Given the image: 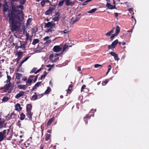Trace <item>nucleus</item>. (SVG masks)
<instances>
[{
  "mask_svg": "<svg viewBox=\"0 0 149 149\" xmlns=\"http://www.w3.org/2000/svg\"><path fill=\"white\" fill-rule=\"evenodd\" d=\"M115 15V16L116 17H117L118 16V13H114Z\"/></svg>",
  "mask_w": 149,
  "mask_h": 149,
  "instance_id": "e2e57ef3",
  "label": "nucleus"
},
{
  "mask_svg": "<svg viewBox=\"0 0 149 149\" xmlns=\"http://www.w3.org/2000/svg\"><path fill=\"white\" fill-rule=\"evenodd\" d=\"M61 49L62 48L60 46H55L54 47L53 50L55 52H58L61 51Z\"/></svg>",
  "mask_w": 149,
  "mask_h": 149,
  "instance_id": "9d476101",
  "label": "nucleus"
},
{
  "mask_svg": "<svg viewBox=\"0 0 149 149\" xmlns=\"http://www.w3.org/2000/svg\"><path fill=\"white\" fill-rule=\"evenodd\" d=\"M27 45V43L26 42H25V43L22 44H21V45L19 47L20 48H25V46L26 45Z\"/></svg>",
  "mask_w": 149,
  "mask_h": 149,
  "instance_id": "72a5a7b5",
  "label": "nucleus"
},
{
  "mask_svg": "<svg viewBox=\"0 0 149 149\" xmlns=\"http://www.w3.org/2000/svg\"><path fill=\"white\" fill-rule=\"evenodd\" d=\"M68 32H69V30H67V29H65L64 30V31H62V32H63L64 34L67 33H68Z\"/></svg>",
  "mask_w": 149,
  "mask_h": 149,
  "instance_id": "864d4df0",
  "label": "nucleus"
},
{
  "mask_svg": "<svg viewBox=\"0 0 149 149\" xmlns=\"http://www.w3.org/2000/svg\"><path fill=\"white\" fill-rule=\"evenodd\" d=\"M47 74L46 72H44L43 74L41 76L40 79H42V78H44L45 76L47 75Z\"/></svg>",
  "mask_w": 149,
  "mask_h": 149,
  "instance_id": "a19ab883",
  "label": "nucleus"
},
{
  "mask_svg": "<svg viewBox=\"0 0 149 149\" xmlns=\"http://www.w3.org/2000/svg\"><path fill=\"white\" fill-rule=\"evenodd\" d=\"M55 24L53 22H49L46 23L45 26V28H50L53 29L55 28Z\"/></svg>",
  "mask_w": 149,
  "mask_h": 149,
  "instance_id": "39448f33",
  "label": "nucleus"
},
{
  "mask_svg": "<svg viewBox=\"0 0 149 149\" xmlns=\"http://www.w3.org/2000/svg\"><path fill=\"white\" fill-rule=\"evenodd\" d=\"M25 117V115L23 113H22L20 116V119L21 120H23Z\"/></svg>",
  "mask_w": 149,
  "mask_h": 149,
  "instance_id": "bb28decb",
  "label": "nucleus"
},
{
  "mask_svg": "<svg viewBox=\"0 0 149 149\" xmlns=\"http://www.w3.org/2000/svg\"><path fill=\"white\" fill-rule=\"evenodd\" d=\"M30 57V56H28V57H26L24 60V61H26L29 58V57Z\"/></svg>",
  "mask_w": 149,
  "mask_h": 149,
  "instance_id": "13d9d810",
  "label": "nucleus"
},
{
  "mask_svg": "<svg viewBox=\"0 0 149 149\" xmlns=\"http://www.w3.org/2000/svg\"><path fill=\"white\" fill-rule=\"evenodd\" d=\"M51 89L49 87H48L47 90L45 92V94H48L51 91Z\"/></svg>",
  "mask_w": 149,
  "mask_h": 149,
  "instance_id": "7c9ffc66",
  "label": "nucleus"
},
{
  "mask_svg": "<svg viewBox=\"0 0 149 149\" xmlns=\"http://www.w3.org/2000/svg\"><path fill=\"white\" fill-rule=\"evenodd\" d=\"M15 110L18 111H20L22 109L19 103L16 104L15 106Z\"/></svg>",
  "mask_w": 149,
  "mask_h": 149,
  "instance_id": "4468645a",
  "label": "nucleus"
},
{
  "mask_svg": "<svg viewBox=\"0 0 149 149\" xmlns=\"http://www.w3.org/2000/svg\"><path fill=\"white\" fill-rule=\"evenodd\" d=\"M133 9L132 8H129V9L128 10L129 11H132V10Z\"/></svg>",
  "mask_w": 149,
  "mask_h": 149,
  "instance_id": "338daca9",
  "label": "nucleus"
},
{
  "mask_svg": "<svg viewBox=\"0 0 149 149\" xmlns=\"http://www.w3.org/2000/svg\"><path fill=\"white\" fill-rule=\"evenodd\" d=\"M40 69H40L39 70H38L37 71H36V68H34L31 71V73H34L35 74H36L40 71Z\"/></svg>",
  "mask_w": 149,
  "mask_h": 149,
  "instance_id": "4be33fe9",
  "label": "nucleus"
},
{
  "mask_svg": "<svg viewBox=\"0 0 149 149\" xmlns=\"http://www.w3.org/2000/svg\"><path fill=\"white\" fill-rule=\"evenodd\" d=\"M49 37L48 36L45 37V38H44L43 39L44 41H45L47 40H49Z\"/></svg>",
  "mask_w": 149,
  "mask_h": 149,
  "instance_id": "8fccbe9b",
  "label": "nucleus"
},
{
  "mask_svg": "<svg viewBox=\"0 0 149 149\" xmlns=\"http://www.w3.org/2000/svg\"><path fill=\"white\" fill-rule=\"evenodd\" d=\"M64 2V0H61L60 1L58 6H62Z\"/></svg>",
  "mask_w": 149,
  "mask_h": 149,
  "instance_id": "c9c22d12",
  "label": "nucleus"
},
{
  "mask_svg": "<svg viewBox=\"0 0 149 149\" xmlns=\"http://www.w3.org/2000/svg\"><path fill=\"white\" fill-rule=\"evenodd\" d=\"M72 85H70L69 87L68 91L67 92V93H70V92L72 89Z\"/></svg>",
  "mask_w": 149,
  "mask_h": 149,
  "instance_id": "f704fd0d",
  "label": "nucleus"
},
{
  "mask_svg": "<svg viewBox=\"0 0 149 149\" xmlns=\"http://www.w3.org/2000/svg\"><path fill=\"white\" fill-rule=\"evenodd\" d=\"M54 66V65H51L50 64H49L47 65V68H52Z\"/></svg>",
  "mask_w": 149,
  "mask_h": 149,
  "instance_id": "603ef678",
  "label": "nucleus"
},
{
  "mask_svg": "<svg viewBox=\"0 0 149 149\" xmlns=\"http://www.w3.org/2000/svg\"><path fill=\"white\" fill-rule=\"evenodd\" d=\"M60 15V13L59 12L56 13L54 16V17L53 18V20L54 21H58Z\"/></svg>",
  "mask_w": 149,
  "mask_h": 149,
  "instance_id": "6e6552de",
  "label": "nucleus"
},
{
  "mask_svg": "<svg viewBox=\"0 0 149 149\" xmlns=\"http://www.w3.org/2000/svg\"><path fill=\"white\" fill-rule=\"evenodd\" d=\"M22 52H19L17 53V60L18 61L22 58Z\"/></svg>",
  "mask_w": 149,
  "mask_h": 149,
  "instance_id": "f3484780",
  "label": "nucleus"
},
{
  "mask_svg": "<svg viewBox=\"0 0 149 149\" xmlns=\"http://www.w3.org/2000/svg\"><path fill=\"white\" fill-rule=\"evenodd\" d=\"M56 8L54 5H52L50 6L48 9L45 12V14L46 15H48L51 14L52 12L55 10Z\"/></svg>",
  "mask_w": 149,
  "mask_h": 149,
  "instance_id": "20e7f679",
  "label": "nucleus"
},
{
  "mask_svg": "<svg viewBox=\"0 0 149 149\" xmlns=\"http://www.w3.org/2000/svg\"><path fill=\"white\" fill-rule=\"evenodd\" d=\"M26 39L28 40L29 38V33H27L26 34Z\"/></svg>",
  "mask_w": 149,
  "mask_h": 149,
  "instance_id": "6e6d98bb",
  "label": "nucleus"
},
{
  "mask_svg": "<svg viewBox=\"0 0 149 149\" xmlns=\"http://www.w3.org/2000/svg\"><path fill=\"white\" fill-rule=\"evenodd\" d=\"M6 124L5 123L4 120L0 121V129L3 128H5Z\"/></svg>",
  "mask_w": 149,
  "mask_h": 149,
  "instance_id": "ddd939ff",
  "label": "nucleus"
},
{
  "mask_svg": "<svg viewBox=\"0 0 149 149\" xmlns=\"http://www.w3.org/2000/svg\"><path fill=\"white\" fill-rule=\"evenodd\" d=\"M65 4L66 6H73L74 3V1H71L70 2V0H65Z\"/></svg>",
  "mask_w": 149,
  "mask_h": 149,
  "instance_id": "9b49d317",
  "label": "nucleus"
},
{
  "mask_svg": "<svg viewBox=\"0 0 149 149\" xmlns=\"http://www.w3.org/2000/svg\"><path fill=\"white\" fill-rule=\"evenodd\" d=\"M27 79V78L26 77H25L23 79H22V80L24 81H26Z\"/></svg>",
  "mask_w": 149,
  "mask_h": 149,
  "instance_id": "0e129e2a",
  "label": "nucleus"
},
{
  "mask_svg": "<svg viewBox=\"0 0 149 149\" xmlns=\"http://www.w3.org/2000/svg\"><path fill=\"white\" fill-rule=\"evenodd\" d=\"M7 80L4 82L6 84L4 86V88L6 91H9L10 86V81L11 80V78L8 75H7Z\"/></svg>",
  "mask_w": 149,
  "mask_h": 149,
  "instance_id": "f03ea898",
  "label": "nucleus"
},
{
  "mask_svg": "<svg viewBox=\"0 0 149 149\" xmlns=\"http://www.w3.org/2000/svg\"><path fill=\"white\" fill-rule=\"evenodd\" d=\"M68 45H67L66 44L65 45L63 49V51L64 52L67 49V48L68 47Z\"/></svg>",
  "mask_w": 149,
  "mask_h": 149,
  "instance_id": "37998d69",
  "label": "nucleus"
},
{
  "mask_svg": "<svg viewBox=\"0 0 149 149\" xmlns=\"http://www.w3.org/2000/svg\"><path fill=\"white\" fill-rule=\"evenodd\" d=\"M106 6L109 9L111 10L114 9L115 7V6H113L112 5H111L110 2L107 3Z\"/></svg>",
  "mask_w": 149,
  "mask_h": 149,
  "instance_id": "2eb2a0df",
  "label": "nucleus"
},
{
  "mask_svg": "<svg viewBox=\"0 0 149 149\" xmlns=\"http://www.w3.org/2000/svg\"><path fill=\"white\" fill-rule=\"evenodd\" d=\"M50 135L49 134H47L45 138V140L46 141H48L49 140L50 138Z\"/></svg>",
  "mask_w": 149,
  "mask_h": 149,
  "instance_id": "a18cd8bd",
  "label": "nucleus"
},
{
  "mask_svg": "<svg viewBox=\"0 0 149 149\" xmlns=\"http://www.w3.org/2000/svg\"><path fill=\"white\" fill-rule=\"evenodd\" d=\"M114 29V27L110 31H109L106 34V35L107 37L109 36L111 33H113Z\"/></svg>",
  "mask_w": 149,
  "mask_h": 149,
  "instance_id": "6ab92c4d",
  "label": "nucleus"
},
{
  "mask_svg": "<svg viewBox=\"0 0 149 149\" xmlns=\"http://www.w3.org/2000/svg\"><path fill=\"white\" fill-rule=\"evenodd\" d=\"M45 3V1L44 0H42L41 2V4L42 6L43 7L44 6Z\"/></svg>",
  "mask_w": 149,
  "mask_h": 149,
  "instance_id": "c03bdc74",
  "label": "nucleus"
},
{
  "mask_svg": "<svg viewBox=\"0 0 149 149\" xmlns=\"http://www.w3.org/2000/svg\"><path fill=\"white\" fill-rule=\"evenodd\" d=\"M8 6L6 5H4L3 6V11L4 12H5L6 11L8 10Z\"/></svg>",
  "mask_w": 149,
  "mask_h": 149,
  "instance_id": "e433bc0d",
  "label": "nucleus"
},
{
  "mask_svg": "<svg viewBox=\"0 0 149 149\" xmlns=\"http://www.w3.org/2000/svg\"><path fill=\"white\" fill-rule=\"evenodd\" d=\"M9 99V98L6 96L4 97L2 99V100L3 102H6L7 101L8 99Z\"/></svg>",
  "mask_w": 149,
  "mask_h": 149,
  "instance_id": "473e14b6",
  "label": "nucleus"
},
{
  "mask_svg": "<svg viewBox=\"0 0 149 149\" xmlns=\"http://www.w3.org/2000/svg\"><path fill=\"white\" fill-rule=\"evenodd\" d=\"M24 92L21 91L16 95L15 97L16 99H18L24 95Z\"/></svg>",
  "mask_w": 149,
  "mask_h": 149,
  "instance_id": "1a4fd4ad",
  "label": "nucleus"
},
{
  "mask_svg": "<svg viewBox=\"0 0 149 149\" xmlns=\"http://www.w3.org/2000/svg\"><path fill=\"white\" fill-rule=\"evenodd\" d=\"M118 42V40L117 39L114 41L111 45H109L108 47L109 49H114Z\"/></svg>",
  "mask_w": 149,
  "mask_h": 149,
  "instance_id": "0eeeda50",
  "label": "nucleus"
},
{
  "mask_svg": "<svg viewBox=\"0 0 149 149\" xmlns=\"http://www.w3.org/2000/svg\"><path fill=\"white\" fill-rule=\"evenodd\" d=\"M48 29H47L46 31V32L47 33H52V32L54 31L53 29L50 28H47Z\"/></svg>",
  "mask_w": 149,
  "mask_h": 149,
  "instance_id": "c85d7f7f",
  "label": "nucleus"
},
{
  "mask_svg": "<svg viewBox=\"0 0 149 149\" xmlns=\"http://www.w3.org/2000/svg\"><path fill=\"white\" fill-rule=\"evenodd\" d=\"M51 42V40H47L45 43V45H48Z\"/></svg>",
  "mask_w": 149,
  "mask_h": 149,
  "instance_id": "4c0bfd02",
  "label": "nucleus"
},
{
  "mask_svg": "<svg viewBox=\"0 0 149 149\" xmlns=\"http://www.w3.org/2000/svg\"><path fill=\"white\" fill-rule=\"evenodd\" d=\"M109 81V80L108 79H106L104 81H103L102 83V86H105L107 84Z\"/></svg>",
  "mask_w": 149,
  "mask_h": 149,
  "instance_id": "58836bf2",
  "label": "nucleus"
},
{
  "mask_svg": "<svg viewBox=\"0 0 149 149\" xmlns=\"http://www.w3.org/2000/svg\"><path fill=\"white\" fill-rule=\"evenodd\" d=\"M38 97L37 95H33L32 97V100H36Z\"/></svg>",
  "mask_w": 149,
  "mask_h": 149,
  "instance_id": "79ce46f5",
  "label": "nucleus"
},
{
  "mask_svg": "<svg viewBox=\"0 0 149 149\" xmlns=\"http://www.w3.org/2000/svg\"><path fill=\"white\" fill-rule=\"evenodd\" d=\"M22 75L20 73H17L16 74V78L18 79H20L22 77Z\"/></svg>",
  "mask_w": 149,
  "mask_h": 149,
  "instance_id": "393cba45",
  "label": "nucleus"
},
{
  "mask_svg": "<svg viewBox=\"0 0 149 149\" xmlns=\"http://www.w3.org/2000/svg\"><path fill=\"white\" fill-rule=\"evenodd\" d=\"M18 87L20 89H25L27 88V85H20L18 86Z\"/></svg>",
  "mask_w": 149,
  "mask_h": 149,
  "instance_id": "5701e85b",
  "label": "nucleus"
},
{
  "mask_svg": "<svg viewBox=\"0 0 149 149\" xmlns=\"http://www.w3.org/2000/svg\"><path fill=\"white\" fill-rule=\"evenodd\" d=\"M108 71L107 72V74L109 72L110 70L111 69V67L110 65H109L108 66Z\"/></svg>",
  "mask_w": 149,
  "mask_h": 149,
  "instance_id": "de8ad7c7",
  "label": "nucleus"
},
{
  "mask_svg": "<svg viewBox=\"0 0 149 149\" xmlns=\"http://www.w3.org/2000/svg\"><path fill=\"white\" fill-rule=\"evenodd\" d=\"M96 111V109H92L91 110V111H92L93 113L94 112H95Z\"/></svg>",
  "mask_w": 149,
  "mask_h": 149,
  "instance_id": "69168bd1",
  "label": "nucleus"
},
{
  "mask_svg": "<svg viewBox=\"0 0 149 149\" xmlns=\"http://www.w3.org/2000/svg\"><path fill=\"white\" fill-rule=\"evenodd\" d=\"M59 54H51L49 56V59L52 62H55L58 60V57L57 56Z\"/></svg>",
  "mask_w": 149,
  "mask_h": 149,
  "instance_id": "7ed1b4c3",
  "label": "nucleus"
},
{
  "mask_svg": "<svg viewBox=\"0 0 149 149\" xmlns=\"http://www.w3.org/2000/svg\"><path fill=\"white\" fill-rule=\"evenodd\" d=\"M41 82H39L37 83L35 86L32 88V91H33L35 89H37L39 85L41 84Z\"/></svg>",
  "mask_w": 149,
  "mask_h": 149,
  "instance_id": "dca6fc26",
  "label": "nucleus"
},
{
  "mask_svg": "<svg viewBox=\"0 0 149 149\" xmlns=\"http://www.w3.org/2000/svg\"><path fill=\"white\" fill-rule=\"evenodd\" d=\"M81 68L80 67H78V71H81Z\"/></svg>",
  "mask_w": 149,
  "mask_h": 149,
  "instance_id": "bf43d9fd",
  "label": "nucleus"
},
{
  "mask_svg": "<svg viewBox=\"0 0 149 149\" xmlns=\"http://www.w3.org/2000/svg\"><path fill=\"white\" fill-rule=\"evenodd\" d=\"M8 16L12 31H14L19 29L24 19L22 14L16 15L12 13L11 14L9 13Z\"/></svg>",
  "mask_w": 149,
  "mask_h": 149,
  "instance_id": "f257e3e1",
  "label": "nucleus"
},
{
  "mask_svg": "<svg viewBox=\"0 0 149 149\" xmlns=\"http://www.w3.org/2000/svg\"><path fill=\"white\" fill-rule=\"evenodd\" d=\"M31 19H29L27 21V22L26 23V24L29 25V24H30L29 23L30 22H31Z\"/></svg>",
  "mask_w": 149,
  "mask_h": 149,
  "instance_id": "5fc2aeb1",
  "label": "nucleus"
},
{
  "mask_svg": "<svg viewBox=\"0 0 149 149\" xmlns=\"http://www.w3.org/2000/svg\"><path fill=\"white\" fill-rule=\"evenodd\" d=\"M78 19L76 17L75 19L74 20L72 21H71V22H72V24H74L75 22H76L77 21H78Z\"/></svg>",
  "mask_w": 149,
  "mask_h": 149,
  "instance_id": "49530a36",
  "label": "nucleus"
},
{
  "mask_svg": "<svg viewBox=\"0 0 149 149\" xmlns=\"http://www.w3.org/2000/svg\"><path fill=\"white\" fill-rule=\"evenodd\" d=\"M110 54L114 57L115 60L118 61L120 59L119 58L118 55L116 54L114 52H110Z\"/></svg>",
  "mask_w": 149,
  "mask_h": 149,
  "instance_id": "f8f14e48",
  "label": "nucleus"
},
{
  "mask_svg": "<svg viewBox=\"0 0 149 149\" xmlns=\"http://www.w3.org/2000/svg\"><path fill=\"white\" fill-rule=\"evenodd\" d=\"M87 4V3H86V1H85L84 2V3L82 4V5L84 6L86 5Z\"/></svg>",
  "mask_w": 149,
  "mask_h": 149,
  "instance_id": "680f3d73",
  "label": "nucleus"
},
{
  "mask_svg": "<svg viewBox=\"0 0 149 149\" xmlns=\"http://www.w3.org/2000/svg\"><path fill=\"white\" fill-rule=\"evenodd\" d=\"M94 67L95 68H101L102 67V66L101 65H100V64H96L95 65Z\"/></svg>",
  "mask_w": 149,
  "mask_h": 149,
  "instance_id": "ea45409f",
  "label": "nucleus"
},
{
  "mask_svg": "<svg viewBox=\"0 0 149 149\" xmlns=\"http://www.w3.org/2000/svg\"><path fill=\"white\" fill-rule=\"evenodd\" d=\"M39 42V40L38 39H34L33 40V42L32 43V44L33 45H35L37 43H38Z\"/></svg>",
  "mask_w": 149,
  "mask_h": 149,
  "instance_id": "cd10ccee",
  "label": "nucleus"
},
{
  "mask_svg": "<svg viewBox=\"0 0 149 149\" xmlns=\"http://www.w3.org/2000/svg\"><path fill=\"white\" fill-rule=\"evenodd\" d=\"M27 113L26 114V116L29 118L31 119L32 118V116L33 114V113L31 111H26Z\"/></svg>",
  "mask_w": 149,
  "mask_h": 149,
  "instance_id": "a211bd4d",
  "label": "nucleus"
},
{
  "mask_svg": "<svg viewBox=\"0 0 149 149\" xmlns=\"http://www.w3.org/2000/svg\"><path fill=\"white\" fill-rule=\"evenodd\" d=\"M6 130H4L3 131V132H2V133L4 135L5 134V133H6Z\"/></svg>",
  "mask_w": 149,
  "mask_h": 149,
  "instance_id": "052dcab7",
  "label": "nucleus"
},
{
  "mask_svg": "<svg viewBox=\"0 0 149 149\" xmlns=\"http://www.w3.org/2000/svg\"><path fill=\"white\" fill-rule=\"evenodd\" d=\"M97 10L96 8H94L88 12V13H94Z\"/></svg>",
  "mask_w": 149,
  "mask_h": 149,
  "instance_id": "2f4dec72",
  "label": "nucleus"
},
{
  "mask_svg": "<svg viewBox=\"0 0 149 149\" xmlns=\"http://www.w3.org/2000/svg\"><path fill=\"white\" fill-rule=\"evenodd\" d=\"M120 30V28L118 26H117L116 28V33L114 34H113L110 37V39L111 40H113L115 37L117 36Z\"/></svg>",
  "mask_w": 149,
  "mask_h": 149,
  "instance_id": "423d86ee",
  "label": "nucleus"
},
{
  "mask_svg": "<svg viewBox=\"0 0 149 149\" xmlns=\"http://www.w3.org/2000/svg\"><path fill=\"white\" fill-rule=\"evenodd\" d=\"M37 77H36L35 79L34 80V82H35L37 80Z\"/></svg>",
  "mask_w": 149,
  "mask_h": 149,
  "instance_id": "774afa93",
  "label": "nucleus"
},
{
  "mask_svg": "<svg viewBox=\"0 0 149 149\" xmlns=\"http://www.w3.org/2000/svg\"><path fill=\"white\" fill-rule=\"evenodd\" d=\"M15 8L16 9L14 10L15 11H17V9H19L20 8L21 10H23L24 9V6H23L21 5L19 6H15Z\"/></svg>",
  "mask_w": 149,
  "mask_h": 149,
  "instance_id": "aec40b11",
  "label": "nucleus"
},
{
  "mask_svg": "<svg viewBox=\"0 0 149 149\" xmlns=\"http://www.w3.org/2000/svg\"><path fill=\"white\" fill-rule=\"evenodd\" d=\"M91 117L90 116H89V115H87L85 118H85H89L90 117Z\"/></svg>",
  "mask_w": 149,
  "mask_h": 149,
  "instance_id": "4d7b16f0",
  "label": "nucleus"
},
{
  "mask_svg": "<svg viewBox=\"0 0 149 149\" xmlns=\"http://www.w3.org/2000/svg\"><path fill=\"white\" fill-rule=\"evenodd\" d=\"M89 79H90V80L89 81V84H90L91 83L93 82L94 79L92 77H90Z\"/></svg>",
  "mask_w": 149,
  "mask_h": 149,
  "instance_id": "09e8293b",
  "label": "nucleus"
},
{
  "mask_svg": "<svg viewBox=\"0 0 149 149\" xmlns=\"http://www.w3.org/2000/svg\"><path fill=\"white\" fill-rule=\"evenodd\" d=\"M54 118H51L49 120V121H48V123L47 124V126H49L53 122V121H54Z\"/></svg>",
  "mask_w": 149,
  "mask_h": 149,
  "instance_id": "a878e982",
  "label": "nucleus"
},
{
  "mask_svg": "<svg viewBox=\"0 0 149 149\" xmlns=\"http://www.w3.org/2000/svg\"><path fill=\"white\" fill-rule=\"evenodd\" d=\"M86 87V86L85 85H84L82 86L81 87V91H83V90Z\"/></svg>",
  "mask_w": 149,
  "mask_h": 149,
  "instance_id": "3c124183",
  "label": "nucleus"
},
{
  "mask_svg": "<svg viewBox=\"0 0 149 149\" xmlns=\"http://www.w3.org/2000/svg\"><path fill=\"white\" fill-rule=\"evenodd\" d=\"M5 137V135L1 132H0V142Z\"/></svg>",
  "mask_w": 149,
  "mask_h": 149,
  "instance_id": "412c9836",
  "label": "nucleus"
},
{
  "mask_svg": "<svg viewBox=\"0 0 149 149\" xmlns=\"http://www.w3.org/2000/svg\"><path fill=\"white\" fill-rule=\"evenodd\" d=\"M32 79H28L26 81V85L27 86L30 85L32 82Z\"/></svg>",
  "mask_w": 149,
  "mask_h": 149,
  "instance_id": "c756f323",
  "label": "nucleus"
},
{
  "mask_svg": "<svg viewBox=\"0 0 149 149\" xmlns=\"http://www.w3.org/2000/svg\"><path fill=\"white\" fill-rule=\"evenodd\" d=\"M32 106L31 104H28L26 107V111H31Z\"/></svg>",
  "mask_w": 149,
  "mask_h": 149,
  "instance_id": "b1692460",
  "label": "nucleus"
}]
</instances>
